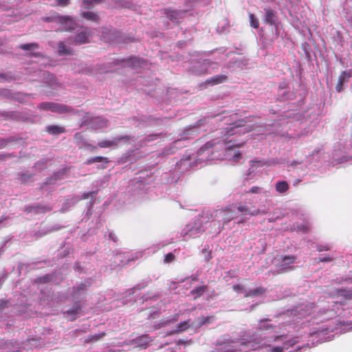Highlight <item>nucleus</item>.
I'll list each match as a JSON object with an SVG mask.
<instances>
[{
    "label": "nucleus",
    "instance_id": "774afa93",
    "mask_svg": "<svg viewBox=\"0 0 352 352\" xmlns=\"http://www.w3.org/2000/svg\"><path fill=\"white\" fill-rule=\"evenodd\" d=\"M101 0H83V3L86 6L98 3Z\"/></svg>",
    "mask_w": 352,
    "mask_h": 352
},
{
    "label": "nucleus",
    "instance_id": "cd10ccee",
    "mask_svg": "<svg viewBox=\"0 0 352 352\" xmlns=\"http://www.w3.org/2000/svg\"><path fill=\"white\" fill-rule=\"evenodd\" d=\"M64 175L65 171L63 170L54 173L52 177L47 179L46 182L41 187L42 189H45V188H47L48 185L56 184L58 180H60L64 178Z\"/></svg>",
    "mask_w": 352,
    "mask_h": 352
},
{
    "label": "nucleus",
    "instance_id": "4d7b16f0",
    "mask_svg": "<svg viewBox=\"0 0 352 352\" xmlns=\"http://www.w3.org/2000/svg\"><path fill=\"white\" fill-rule=\"evenodd\" d=\"M52 279H53L52 274H45V276L38 278L37 280L38 283H46L50 281H52Z\"/></svg>",
    "mask_w": 352,
    "mask_h": 352
},
{
    "label": "nucleus",
    "instance_id": "b1692460",
    "mask_svg": "<svg viewBox=\"0 0 352 352\" xmlns=\"http://www.w3.org/2000/svg\"><path fill=\"white\" fill-rule=\"evenodd\" d=\"M189 320H185L184 322L177 324V325L165 333V336H171L175 333H180L190 327Z\"/></svg>",
    "mask_w": 352,
    "mask_h": 352
},
{
    "label": "nucleus",
    "instance_id": "f03ea898",
    "mask_svg": "<svg viewBox=\"0 0 352 352\" xmlns=\"http://www.w3.org/2000/svg\"><path fill=\"white\" fill-rule=\"evenodd\" d=\"M206 123L209 122L211 119L214 121L224 122L228 126L221 131L223 135L221 138H216L206 142L194 155H188L177 162V166L181 171L187 170L195 164H201L215 160H226L229 161L238 162L241 157V153L236 149L241 144H235L233 139L229 140V137L236 133H245L247 128L245 127L244 121L239 120L234 123H230L231 120L229 117H220L219 115L212 118H206Z\"/></svg>",
    "mask_w": 352,
    "mask_h": 352
},
{
    "label": "nucleus",
    "instance_id": "f704fd0d",
    "mask_svg": "<svg viewBox=\"0 0 352 352\" xmlns=\"http://www.w3.org/2000/svg\"><path fill=\"white\" fill-rule=\"evenodd\" d=\"M89 41V34L85 31L78 33L74 40V43L78 45L87 43Z\"/></svg>",
    "mask_w": 352,
    "mask_h": 352
},
{
    "label": "nucleus",
    "instance_id": "aec40b11",
    "mask_svg": "<svg viewBox=\"0 0 352 352\" xmlns=\"http://www.w3.org/2000/svg\"><path fill=\"white\" fill-rule=\"evenodd\" d=\"M143 253L142 252H137L133 254H117L116 255V260H118L120 262V264H126L131 261H135L136 259L142 256Z\"/></svg>",
    "mask_w": 352,
    "mask_h": 352
},
{
    "label": "nucleus",
    "instance_id": "f257e3e1",
    "mask_svg": "<svg viewBox=\"0 0 352 352\" xmlns=\"http://www.w3.org/2000/svg\"><path fill=\"white\" fill-rule=\"evenodd\" d=\"M327 301L328 306L318 305L315 306L313 302H309L306 305H302L294 309L287 310L286 313L280 315L279 318L285 319L289 318L283 322H279L278 325L270 323V320H261L248 342H230L219 344V347L215 349L213 352H247L249 350H254L261 345L267 344L270 342H283L282 345L273 346L272 352H283L294 346L298 340L296 338L288 339L285 333V330L290 332V329H295L298 327V320H302L309 317L318 310V314L322 316L328 314L329 317L334 316L337 311L338 305H345L344 301H334L329 298Z\"/></svg>",
    "mask_w": 352,
    "mask_h": 352
},
{
    "label": "nucleus",
    "instance_id": "ea45409f",
    "mask_svg": "<svg viewBox=\"0 0 352 352\" xmlns=\"http://www.w3.org/2000/svg\"><path fill=\"white\" fill-rule=\"evenodd\" d=\"M46 131L52 135H58L65 132V129L57 125H50L46 127Z\"/></svg>",
    "mask_w": 352,
    "mask_h": 352
},
{
    "label": "nucleus",
    "instance_id": "6e6d98bb",
    "mask_svg": "<svg viewBox=\"0 0 352 352\" xmlns=\"http://www.w3.org/2000/svg\"><path fill=\"white\" fill-rule=\"evenodd\" d=\"M249 17L251 26L254 28H258L259 26L258 19L253 14H250Z\"/></svg>",
    "mask_w": 352,
    "mask_h": 352
},
{
    "label": "nucleus",
    "instance_id": "f8f14e48",
    "mask_svg": "<svg viewBox=\"0 0 352 352\" xmlns=\"http://www.w3.org/2000/svg\"><path fill=\"white\" fill-rule=\"evenodd\" d=\"M216 69H217V62H213L209 59H200L191 66L190 71L195 75H201L211 73Z\"/></svg>",
    "mask_w": 352,
    "mask_h": 352
},
{
    "label": "nucleus",
    "instance_id": "8fccbe9b",
    "mask_svg": "<svg viewBox=\"0 0 352 352\" xmlns=\"http://www.w3.org/2000/svg\"><path fill=\"white\" fill-rule=\"evenodd\" d=\"M18 140V138L14 136H10L7 138H0V148L5 147L8 144L15 142Z\"/></svg>",
    "mask_w": 352,
    "mask_h": 352
},
{
    "label": "nucleus",
    "instance_id": "58836bf2",
    "mask_svg": "<svg viewBox=\"0 0 352 352\" xmlns=\"http://www.w3.org/2000/svg\"><path fill=\"white\" fill-rule=\"evenodd\" d=\"M178 320V316L175 315L173 317L162 320L161 322L154 326L155 329L168 326L169 324L176 322Z\"/></svg>",
    "mask_w": 352,
    "mask_h": 352
},
{
    "label": "nucleus",
    "instance_id": "c756f323",
    "mask_svg": "<svg viewBox=\"0 0 352 352\" xmlns=\"http://www.w3.org/2000/svg\"><path fill=\"white\" fill-rule=\"evenodd\" d=\"M151 339L147 335H142L131 340V343L137 346H146Z\"/></svg>",
    "mask_w": 352,
    "mask_h": 352
},
{
    "label": "nucleus",
    "instance_id": "09e8293b",
    "mask_svg": "<svg viewBox=\"0 0 352 352\" xmlns=\"http://www.w3.org/2000/svg\"><path fill=\"white\" fill-rule=\"evenodd\" d=\"M82 16L87 20L93 21L95 22H98V15L93 12H84L82 13Z\"/></svg>",
    "mask_w": 352,
    "mask_h": 352
},
{
    "label": "nucleus",
    "instance_id": "5701e85b",
    "mask_svg": "<svg viewBox=\"0 0 352 352\" xmlns=\"http://www.w3.org/2000/svg\"><path fill=\"white\" fill-rule=\"evenodd\" d=\"M352 76V70L343 71L338 78V83L336 86V89L338 92H341L343 89V85L344 83L349 82V79Z\"/></svg>",
    "mask_w": 352,
    "mask_h": 352
},
{
    "label": "nucleus",
    "instance_id": "2f4dec72",
    "mask_svg": "<svg viewBox=\"0 0 352 352\" xmlns=\"http://www.w3.org/2000/svg\"><path fill=\"white\" fill-rule=\"evenodd\" d=\"M109 162V161L108 158H107V157H102V156H96V157H93L89 159H87L86 161V164H91L94 163L101 162V163H102V164L99 168L104 169L106 168V166L104 164H107Z\"/></svg>",
    "mask_w": 352,
    "mask_h": 352
},
{
    "label": "nucleus",
    "instance_id": "473e14b6",
    "mask_svg": "<svg viewBox=\"0 0 352 352\" xmlns=\"http://www.w3.org/2000/svg\"><path fill=\"white\" fill-rule=\"evenodd\" d=\"M247 193L258 194L263 197H268L270 196V190L258 186H252L247 192Z\"/></svg>",
    "mask_w": 352,
    "mask_h": 352
},
{
    "label": "nucleus",
    "instance_id": "dca6fc26",
    "mask_svg": "<svg viewBox=\"0 0 352 352\" xmlns=\"http://www.w3.org/2000/svg\"><path fill=\"white\" fill-rule=\"evenodd\" d=\"M103 38L107 42L125 43L126 38L123 34L118 30L115 29L106 30L102 33Z\"/></svg>",
    "mask_w": 352,
    "mask_h": 352
},
{
    "label": "nucleus",
    "instance_id": "37998d69",
    "mask_svg": "<svg viewBox=\"0 0 352 352\" xmlns=\"http://www.w3.org/2000/svg\"><path fill=\"white\" fill-rule=\"evenodd\" d=\"M337 294L339 297H343L345 300H352V289H338Z\"/></svg>",
    "mask_w": 352,
    "mask_h": 352
},
{
    "label": "nucleus",
    "instance_id": "603ef678",
    "mask_svg": "<svg viewBox=\"0 0 352 352\" xmlns=\"http://www.w3.org/2000/svg\"><path fill=\"white\" fill-rule=\"evenodd\" d=\"M232 289L238 293L243 294L245 297H246V294L248 292V289L245 288V286L241 285H234L232 286Z\"/></svg>",
    "mask_w": 352,
    "mask_h": 352
},
{
    "label": "nucleus",
    "instance_id": "2eb2a0df",
    "mask_svg": "<svg viewBox=\"0 0 352 352\" xmlns=\"http://www.w3.org/2000/svg\"><path fill=\"white\" fill-rule=\"evenodd\" d=\"M38 107L44 111H50L59 113H72L73 109L67 105L51 102H43L38 104Z\"/></svg>",
    "mask_w": 352,
    "mask_h": 352
},
{
    "label": "nucleus",
    "instance_id": "20e7f679",
    "mask_svg": "<svg viewBox=\"0 0 352 352\" xmlns=\"http://www.w3.org/2000/svg\"><path fill=\"white\" fill-rule=\"evenodd\" d=\"M206 120L207 118H206L200 119L197 122L196 124L187 127L184 131L182 138L173 142L169 146L165 147L162 154L164 155H172L176 152L177 148L184 147L185 145L184 144L183 141L190 138V135L197 134L199 129L205 125Z\"/></svg>",
    "mask_w": 352,
    "mask_h": 352
},
{
    "label": "nucleus",
    "instance_id": "680f3d73",
    "mask_svg": "<svg viewBox=\"0 0 352 352\" xmlns=\"http://www.w3.org/2000/svg\"><path fill=\"white\" fill-rule=\"evenodd\" d=\"M146 183L142 180H137L135 184V188L142 190L144 188Z\"/></svg>",
    "mask_w": 352,
    "mask_h": 352
},
{
    "label": "nucleus",
    "instance_id": "412c9836",
    "mask_svg": "<svg viewBox=\"0 0 352 352\" xmlns=\"http://www.w3.org/2000/svg\"><path fill=\"white\" fill-rule=\"evenodd\" d=\"M82 309L80 301H76L72 308L63 312L65 318L69 320L73 321L76 320L77 316L80 314Z\"/></svg>",
    "mask_w": 352,
    "mask_h": 352
},
{
    "label": "nucleus",
    "instance_id": "bb28decb",
    "mask_svg": "<svg viewBox=\"0 0 352 352\" xmlns=\"http://www.w3.org/2000/svg\"><path fill=\"white\" fill-rule=\"evenodd\" d=\"M19 47L22 50L29 51L30 52V54H28L29 56L37 57L39 55L38 53L33 52L34 50H35L39 47L38 44L36 43L21 44L19 45Z\"/></svg>",
    "mask_w": 352,
    "mask_h": 352
},
{
    "label": "nucleus",
    "instance_id": "3c124183",
    "mask_svg": "<svg viewBox=\"0 0 352 352\" xmlns=\"http://www.w3.org/2000/svg\"><path fill=\"white\" fill-rule=\"evenodd\" d=\"M160 136L159 134H151L145 137L143 140H142L140 146L146 145L147 142L153 141L156 140Z\"/></svg>",
    "mask_w": 352,
    "mask_h": 352
},
{
    "label": "nucleus",
    "instance_id": "a19ab883",
    "mask_svg": "<svg viewBox=\"0 0 352 352\" xmlns=\"http://www.w3.org/2000/svg\"><path fill=\"white\" fill-rule=\"evenodd\" d=\"M31 94H25L21 93H15L13 95L12 99L17 100L21 103L28 102L29 98L31 97Z\"/></svg>",
    "mask_w": 352,
    "mask_h": 352
},
{
    "label": "nucleus",
    "instance_id": "864d4df0",
    "mask_svg": "<svg viewBox=\"0 0 352 352\" xmlns=\"http://www.w3.org/2000/svg\"><path fill=\"white\" fill-rule=\"evenodd\" d=\"M94 68L88 66L86 64H82V67L79 69V72L85 74H93Z\"/></svg>",
    "mask_w": 352,
    "mask_h": 352
},
{
    "label": "nucleus",
    "instance_id": "bf43d9fd",
    "mask_svg": "<svg viewBox=\"0 0 352 352\" xmlns=\"http://www.w3.org/2000/svg\"><path fill=\"white\" fill-rule=\"evenodd\" d=\"M0 95L6 98H12L14 94L10 90L6 89H0Z\"/></svg>",
    "mask_w": 352,
    "mask_h": 352
},
{
    "label": "nucleus",
    "instance_id": "393cba45",
    "mask_svg": "<svg viewBox=\"0 0 352 352\" xmlns=\"http://www.w3.org/2000/svg\"><path fill=\"white\" fill-rule=\"evenodd\" d=\"M265 15H264V21L265 23L270 24L271 25H275L277 21V16L276 12L274 11L270 8H265L264 9Z\"/></svg>",
    "mask_w": 352,
    "mask_h": 352
},
{
    "label": "nucleus",
    "instance_id": "052dcab7",
    "mask_svg": "<svg viewBox=\"0 0 352 352\" xmlns=\"http://www.w3.org/2000/svg\"><path fill=\"white\" fill-rule=\"evenodd\" d=\"M109 180L108 176H104L102 179L97 180L95 182L96 186L97 187H102L105 183H107Z\"/></svg>",
    "mask_w": 352,
    "mask_h": 352
},
{
    "label": "nucleus",
    "instance_id": "de8ad7c7",
    "mask_svg": "<svg viewBox=\"0 0 352 352\" xmlns=\"http://www.w3.org/2000/svg\"><path fill=\"white\" fill-rule=\"evenodd\" d=\"M18 175L22 182H28L33 177L34 173H30L29 171H24L19 173Z\"/></svg>",
    "mask_w": 352,
    "mask_h": 352
},
{
    "label": "nucleus",
    "instance_id": "c03bdc74",
    "mask_svg": "<svg viewBox=\"0 0 352 352\" xmlns=\"http://www.w3.org/2000/svg\"><path fill=\"white\" fill-rule=\"evenodd\" d=\"M207 286L206 285H201L195 287V289H192L190 291V294L193 296H195V298H197L198 297H200L204 294V293L206 291Z\"/></svg>",
    "mask_w": 352,
    "mask_h": 352
},
{
    "label": "nucleus",
    "instance_id": "ddd939ff",
    "mask_svg": "<svg viewBox=\"0 0 352 352\" xmlns=\"http://www.w3.org/2000/svg\"><path fill=\"white\" fill-rule=\"evenodd\" d=\"M135 142L134 137L126 135H118L112 138L110 140H104L98 142V146L100 148H116L120 144H126V142Z\"/></svg>",
    "mask_w": 352,
    "mask_h": 352
},
{
    "label": "nucleus",
    "instance_id": "7c9ffc66",
    "mask_svg": "<svg viewBox=\"0 0 352 352\" xmlns=\"http://www.w3.org/2000/svg\"><path fill=\"white\" fill-rule=\"evenodd\" d=\"M228 77L225 74H219L214 76L210 78H208L206 82L210 85H215L218 84L223 83L226 81Z\"/></svg>",
    "mask_w": 352,
    "mask_h": 352
},
{
    "label": "nucleus",
    "instance_id": "f3484780",
    "mask_svg": "<svg viewBox=\"0 0 352 352\" xmlns=\"http://www.w3.org/2000/svg\"><path fill=\"white\" fill-rule=\"evenodd\" d=\"M90 285V282L85 280L84 283H78L74 286L72 292L73 300L79 301L78 299H80L85 295L86 291Z\"/></svg>",
    "mask_w": 352,
    "mask_h": 352
},
{
    "label": "nucleus",
    "instance_id": "9b49d317",
    "mask_svg": "<svg viewBox=\"0 0 352 352\" xmlns=\"http://www.w3.org/2000/svg\"><path fill=\"white\" fill-rule=\"evenodd\" d=\"M237 214H241V217L239 216V219L236 221L237 223H243L246 219V216H256V215H263L266 214L269 210L264 207L263 208H256L254 206L249 207L244 204H240L238 206H235Z\"/></svg>",
    "mask_w": 352,
    "mask_h": 352
},
{
    "label": "nucleus",
    "instance_id": "5fc2aeb1",
    "mask_svg": "<svg viewBox=\"0 0 352 352\" xmlns=\"http://www.w3.org/2000/svg\"><path fill=\"white\" fill-rule=\"evenodd\" d=\"M14 80L11 73L0 74V82H10Z\"/></svg>",
    "mask_w": 352,
    "mask_h": 352
},
{
    "label": "nucleus",
    "instance_id": "0eeeda50",
    "mask_svg": "<svg viewBox=\"0 0 352 352\" xmlns=\"http://www.w3.org/2000/svg\"><path fill=\"white\" fill-rule=\"evenodd\" d=\"M351 154L352 138H350L344 144L339 142L338 146H334L332 159L338 163H342L351 158Z\"/></svg>",
    "mask_w": 352,
    "mask_h": 352
},
{
    "label": "nucleus",
    "instance_id": "c9c22d12",
    "mask_svg": "<svg viewBox=\"0 0 352 352\" xmlns=\"http://www.w3.org/2000/svg\"><path fill=\"white\" fill-rule=\"evenodd\" d=\"M266 292V289L263 287H258L254 289H248L246 297L261 296Z\"/></svg>",
    "mask_w": 352,
    "mask_h": 352
},
{
    "label": "nucleus",
    "instance_id": "9d476101",
    "mask_svg": "<svg viewBox=\"0 0 352 352\" xmlns=\"http://www.w3.org/2000/svg\"><path fill=\"white\" fill-rule=\"evenodd\" d=\"M201 217L196 218L192 223L186 226L182 230L181 234L184 240L190 238H196L204 231Z\"/></svg>",
    "mask_w": 352,
    "mask_h": 352
},
{
    "label": "nucleus",
    "instance_id": "a18cd8bd",
    "mask_svg": "<svg viewBox=\"0 0 352 352\" xmlns=\"http://www.w3.org/2000/svg\"><path fill=\"white\" fill-rule=\"evenodd\" d=\"M74 139L76 142V143L80 146H88L89 145L86 143V141L83 137V135L82 133H76L74 135Z\"/></svg>",
    "mask_w": 352,
    "mask_h": 352
},
{
    "label": "nucleus",
    "instance_id": "4c0bfd02",
    "mask_svg": "<svg viewBox=\"0 0 352 352\" xmlns=\"http://www.w3.org/2000/svg\"><path fill=\"white\" fill-rule=\"evenodd\" d=\"M276 192L280 194L285 193L289 189V184L286 181H278L274 185Z\"/></svg>",
    "mask_w": 352,
    "mask_h": 352
},
{
    "label": "nucleus",
    "instance_id": "a211bd4d",
    "mask_svg": "<svg viewBox=\"0 0 352 352\" xmlns=\"http://www.w3.org/2000/svg\"><path fill=\"white\" fill-rule=\"evenodd\" d=\"M162 12L168 20L175 23H179V21L183 19L186 14L185 10L171 9H164Z\"/></svg>",
    "mask_w": 352,
    "mask_h": 352
},
{
    "label": "nucleus",
    "instance_id": "6e6552de",
    "mask_svg": "<svg viewBox=\"0 0 352 352\" xmlns=\"http://www.w3.org/2000/svg\"><path fill=\"white\" fill-rule=\"evenodd\" d=\"M97 192L98 190H96L87 192H84L82 195L81 197H79L78 196L67 197V199H64L62 203L61 208L60 210V212H65L67 211L71 207H73L76 203H78L81 199L91 198V201H89V207L88 208L89 212L91 210L93 205L94 204V197H96Z\"/></svg>",
    "mask_w": 352,
    "mask_h": 352
},
{
    "label": "nucleus",
    "instance_id": "69168bd1",
    "mask_svg": "<svg viewBox=\"0 0 352 352\" xmlns=\"http://www.w3.org/2000/svg\"><path fill=\"white\" fill-rule=\"evenodd\" d=\"M256 174H253L252 172L248 170V173L244 176V180L250 181L254 178Z\"/></svg>",
    "mask_w": 352,
    "mask_h": 352
},
{
    "label": "nucleus",
    "instance_id": "c85d7f7f",
    "mask_svg": "<svg viewBox=\"0 0 352 352\" xmlns=\"http://www.w3.org/2000/svg\"><path fill=\"white\" fill-rule=\"evenodd\" d=\"M58 53L60 56H67L73 54V50L64 42L60 41L58 44Z\"/></svg>",
    "mask_w": 352,
    "mask_h": 352
},
{
    "label": "nucleus",
    "instance_id": "49530a36",
    "mask_svg": "<svg viewBox=\"0 0 352 352\" xmlns=\"http://www.w3.org/2000/svg\"><path fill=\"white\" fill-rule=\"evenodd\" d=\"M265 164L263 161H252L250 167L248 168V170L252 172L253 174H256L257 173L258 167H261Z\"/></svg>",
    "mask_w": 352,
    "mask_h": 352
},
{
    "label": "nucleus",
    "instance_id": "e2e57ef3",
    "mask_svg": "<svg viewBox=\"0 0 352 352\" xmlns=\"http://www.w3.org/2000/svg\"><path fill=\"white\" fill-rule=\"evenodd\" d=\"M317 250L319 252L322 251H327L331 248V246L329 244H324V245H318Z\"/></svg>",
    "mask_w": 352,
    "mask_h": 352
},
{
    "label": "nucleus",
    "instance_id": "e433bc0d",
    "mask_svg": "<svg viewBox=\"0 0 352 352\" xmlns=\"http://www.w3.org/2000/svg\"><path fill=\"white\" fill-rule=\"evenodd\" d=\"M0 115L3 117L6 120H20L21 116L17 111H1Z\"/></svg>",
    "mask_w": 352,
    "mask_h": 352
},
{
    "label": "nucleus",
    "instance_id": "6ab92c4d",
    "mask_svg": "<svg viewBox=\"0 0 352 352\" xmlns=\"http://www.w3.org/2000/svg\"><path fill=\"white\" fill-rule=\"evenodd\" d=\"M52 207L49 205L33 204L25 207V212L28 213H34V214H44L52 210Z\"/></svg>",
    "mask_w": 352,
    "mask_h": 352
},
{
    "label": "nucleus",
    "instance_id": "4be33fe9",
    "mask_svg": "<svg viewBox=\"0 0 352 352\" xmlns=\"http://www.w3.org/2000/svg\"><path fill=\"white\" fill-rule=\"evenodd\" d=\"M57 21L63 25V30L65 31H72L76 27V22L70 16H58Z\"/></svg>",
    "mask_w": 352,
    "mask_h": 352
},
{
    "label": "nucleus",
    "instance_id": "1a4fd4ad",
    "mask_svg": "<svg viewBox=\"0 0 352 352\" xmlns=\"http://www.w3.org/2000/svg\"><path fill=\"white\" fill-rule=\"evenodd\" d=\"M85 126L91 129H102L109 126V121L103 117L94 116L89 113H85L82 118L80 126Z\"/></svg>",
    "mask_w": 352,
    "mask_h": 352
},
{
    "label": "nucleus",
    "instance_id": "4468645a",
    "mask_svg": "<svg viewBox=\"0 0 352 352\" xmlns=\"http://www.w3.org/2000/svg\"><path fill=\"white\" fill-rule=\"evenodd\" d=\"M296 258L294 256H281L278 258H276L275 265L276 271L278 274L285 273L292 270L294 267L293 265L296 263Z\"/></svg>",
    "mask_w": 352,
    "mask_h": 352
},
{
    "label": "nucleus",
    "instance_id": "13d9d810",
    "mask_svg": "<svg viewBox=\"0 0 352 352\" xmlns=\"http://www.w3.org/2000/svg\"><path fill=\"white\" fill-rule=\"evenodd\" d=\"M42 74H43V78L47 80V82L50 83V85L52 86L53 85L52 82L54 80V76L52 74H51L48 72H43Z\"/></svg>",
    "mask_w": 352,
    "mask_h": 352
},
{
    "label": "nucleus",
    "instance_id": "7ed1b4c3",
    "mask_svg": "<svg viewBox=\"0 0 352 352\" xmlns=\"http://www.w3.org/2000/svg\"><path fill=\"white\" fill-rule=\"evenodd\" d=\"M336 323L333 325L329 324H322L318 327L313 328L309 332V335L313 338V341L316 342H323L331 340L335 333H340L352 331L351 324L341 322L336 320Z\"/></svg>",
    "mask_w": 352,
    "mask_h": 352
},
{
    "label": "nucleus",
    "instance_id": "39448f33",
    "mask_svg": "<svg viewBox=\"0 0 352 352\" xmlns=\"http://www.w3.org/2000/svg\"><path fill=\"white\" fill-rule=\"evenodd\" d=\"M113 65H120L121 67L127 66L132 69H137L146 67L147 62L142 58L133 56L127 59L113 60L112 61L107 63L103 68L101 67H97L96 70L99 73H106L111 71Z\"/></svg>",
    "mask_w": 352,
    "mask_h": 352
},
{
    "label": "nucleus",
    "instance_id": "338daca9",
    "mask_svg": "<svg viewBox=\"0 0 352 352\" xmlns=\"http://www.w3.org/2000/svg\"><path fill=\"white\" fill-rule=\"evenodd\" d=\"M92 336L94 337V341L97 342L98 340H100L105 336V333L101 332L100 333H96Z\"/></svg>",
    "mask_w": 352,
    "mask_h": 352
},
{
    "label": "nucleus",
    "instance_id": "a878e982",
    "mask_svg": "<svg viewBox=\"0 0 352 352\" xmlns=\"http://www.w3.org/2000/svg\"><path fill=\"white\" fill-rule=\"evenodd\" d=\"M311 223L307 220H303L302 222L294 223L292 230L298 232L307 233L309 231Z\"/></svg>",
    "mask_w": 352,
    "mask_h": 352
},
{
    "label": "nucleus",
    "instance_id": "79ce46f5",
    "mask_svg": "<svg viewBox=\"0 0 352 352\" xmlns=\"http://www.w3.org/2000/svg\"><path fill=\"white\" fill-rule=\"evenodd\" d=\"M212 320H213L212 317H210V316L204 317V316H203V317L197 318V324H194V323H192L191 325L192 327H201L204 324L210 323Z\"/></svg>",
    "mask_w": 352,
    "mask_h": 352
},
{
    "label": "nucleus",
    "instance_id": "423d86ee",
    "mask_svg": "<svg viewBox=\"0 0 352 352\" xmlns=\"http://www.w3.org/2000/svg\"><path fill=\"white\" fill-rule=\"evenodd\" d=\"M211 217L214 221L223 222L222 227L218 228L217 233H220L223 226L230 221L236 220L237 221L239 219V215L237 214L235 206L216 210L211 214Z\"/></svg>",
    "mask_w": 352,
    "mask_h": 352
},
{
    "label": "nucleus",
    "instance_id": "72a5a7b5",
    "mask_svg": "<svg viewBox=\"0 0 352 352\" xmlns=\"http://www.w3.org/2000/svg\"><path fill=\"white\" fill-rule=\"evenodd\" d=\"M278 97L280 100H291L293 98V94L288 91L285 85L279 86Z\"/></svg>",
    "mask_w": 352,
    "mask_h": 352
},
{
    "label": "nucleus",
    "instance_id": "0e129e2a",
    "mask_svg": "<svg viewBox=\"0 0 352 352\" xmlns=\"http://www.w3.org/2000/svg\"><path fill=\"white\" fill-rule=\"evenodd\" d=\"M174 258H175L174 254L172 253H168L165 256L164 262L170 263V262L173 261L174 260Z\"/></svg>",
    "mask_w": 352,
    "mask_h": 352
}]
</instances>
